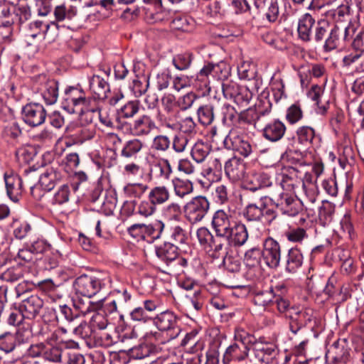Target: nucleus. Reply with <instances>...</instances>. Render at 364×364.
I'll return each mask as SVG.
<instances>
[{
	"instance_id": "nucleus-1",
	"label": "nucleus",
	"mask_w": 364,
	"mask_h": 364,
	"mask_svg": "<svg viewBox=\"0 0 364 364\" xmlns=\"http://www.w3.org/2000/svg\"><path fill=\"white\" fill-rule=\"evenodd\" d=\"M31 16V12L28 6H16L6 0H0V33L5 28L6 33L3 38L10 37L13 32V26L22 24Z\"/></svg>"
},
{
	"instance_id": "nucleus-2",
	"label": "nucleus",
	"mask_w": 364,
	"mask_h": 364,
	"mask_svg": "<svg viewBox=\"0 0 364 364\" xmlns=\"http://www.w3.org/2000/svg\"><path fill=\"white\" fill-rule=\"evenodd\" d=\"M154 326L161 332L166 333V338L160 339L161 333L156 332V339L161 343H166L176 338L180 333L181 328L178 325V317L171 311L166 310L161 312L154 318Z\"/></svg>"
},
{
	"instance_id": "nucleus-3",
	"label": "nucleus",
	"mask_w": 364,
	"mask_h": 364,
	"mask_svg": "<svg viewBox=\"0 0 364 364\" xmlns=\"http://www.w3.org/2000/svg\"><path fill=\"white\" fill-rule=\"evenodd\" d=\"M267 196H262L259 198L250 201L244 207L242 215L248 222H262L266 218L270 223L277 218L274 210L268 207Z\"/></svg>"
},
{
	"instance_id": "nucleus-4",
	"label": "nucleus",
	"mask_w": 364,
	"mask_h": 364,
	"mask_svg": "<svg viewBox=\"0 0 364 364\" xmlns=\"http://www.w3.org/2000/svg\"><path fill=\"white\" fill-rule=\"evenodd\" d=\"M105 286L103 279L95 274H83L73 282L75 294L87 299L96 295Z\"/></svg>"
},
{
	"instance_id": "nucleus-5",
	"label": "nucleus",
	"mask_w": 364,
	"mask_h": 364,
	"mask_svg": "<svg viewBox=\"0 0 364 364\" xmlns=\"http://www.w3.org/2000/svg\"><path fill=\"white\" fill-rule=\"evenodd\" d=\"M355 26L351 23L343 26L338 24L334 25L325 40L324 51L330 52L343 46L345 43L349 41L355 35Z\"/></svg>"
},
{
	"instance_id": "nucleus-6",
	"label": "nucleus",
	"mask_w": 364,
	"mask_h": 364,
	"mask_svg": "<svg viewBox=\"0 0 364 364\" xmlns=\"http://www.w3.org/2000/svg\"><path fill=\"white\" fill-rule=\"evenodd\" d=\"M58 25L55 22L45 23L41 21H35L28 24L26 32L28 44L31 45L33 41H41L46 38L54 40L58 36Z\"/></svg>"
},
{
	"instance_id": "nucleus-7",
	"label": "nucleus",
	"mask_w": 364,
	"mask_h": 364,
	"mask_svg": "<svg viewBox=\"0 0 364 364\" xmlns=\"http://www.w3.org/2000/svg\"><path fill=\"white\" fill-rule=\"evenodd\" d=\"M89 100L82 89L77 87H68L62 97V107L70 114L82 112L83 107L87 105Z\"/></svg>"
},
{
	"instance_id": "nucleus-8",
	"label": "nucleus",
	"mask_w": 364,
	"mask_h": 364,
	"mask_svg": "<svg viewBox=\"0 0 364 364\" xmlns=\"http://www.w3.org/2000/svg\"><path fill=\"white\" fill-rule=\"evenodd\" d=\"M224 146L228 149L237 152L244 157L249 156L253 151L248 136L236 129H232L223 140Z\"/></svg>"
},
{
	"instance_id": "nucleus-9",
	"label": "nucleus",
	"mask_w": 364,
	"mask_h": 364,
	"mask_svg": "<svg viewBox=\"0 0 364 364\" xmlns=\"http://www.w3.org/2000/svg\"><path fill=\"white\" fill-rule=\"evenodd\" d=\"M209 209L210 203L206 197L196 196L185 205V217L190 223L195 224L204 218Z\"/></svg>"
},
{
	"instance_id": "nucleus-10",
	"label": "nucleus",
	"mask_w": 364,
	"mask_h": 364,
	"mask_svg": "<svg viewBox=\"0 0 364 364\" xmlns=\"http://www.w3.org/2000/svg\"><path fill=\"white\" fill-rule=\"evenodd\" d=\"M299 169L303 170L300 172L301 185L306 196V199L311 203H314L317 199V178L309 171L310 164L301 160H297Z\"/></svg>"
},
{
	"instance_id": "nucleus-11",
	"label": "nucleus",
	"mask_w": 364,
	"mask_h": 364,
	"mask_svg": "<svg viewBox=\"0 0 364 364\" xmlns=\"http://www.w3.org/2000/svg\"><path fill=\"white\" fill-rule=\"evenodd\" d=\"M62 173L57 168L49 167L46 168L39 176L38 185H30L31 193L36 199L42 197L43 194L37 193L38 186L46 191H50L62 179Z\"/></svg>"
},
{
	"instance_id": "nucleus-12",
	"label": "nucleus",
	"mask_w": 364,
	"mask_h": 364,
	"mask_svg": "<svg viewBox=\"0 0 364 364\" xmlns=\"http://www.w3.org/2000/svg\"><path fill=\"white\" fill-rule=\"evenodd\" d=\"M291 193L284 191L279 194H273L269 199L283 214L295 216L300 210V204Z\"/></svg>"
},
{
	"instance_id": "nucleus-13",
	"label": "nucleus",
	"mask_w": 364,
	"mask_h": 364,
	"mask_svg": "<svg viewBox=\"0 0 364 364\" xmlns=\"http://www.w3.org/2000/svg\"><path fill=\"white\" fill-rule=\"evenodd\" d=\"M56 319L58 322L66 321L70 328H73L75 335L83 337V329L86 326V322L80 321L79 314L74 312L67 305L59 306L56 311Z\"/></svg>"
},
{
	"instance_id": "nucleus-14",
	"label": "nucleus",
	"mask_w": 364,
	"mask_h": 364,
	"mask_svg": "<svg viewBox=\"0 0 364 364\" xmlns=\"http://www.w3.org/2000/svg\"><path fill=\"white\" fill-rule=\"evenodd\" d=\"M287 318L289 321V330L294 334H296L301 328L311 321L313 311L311 309L293 306L287 311Z\"/></svg>"
},
{
	"instance_id": "nucleus-15",
	"label": "nucleus",
	"mask_w": 364,
	"mask_h": 364,
	"mask_svg": "<svg viewBox=\"0 0 364 364\" xmlns=\"http://www.w3.org/2000/svg\"><path fill=\"white\" fill-rule=\"evenodd\" d=\"M302 171L299 169L297 160L294 163V166H287L282 169L279 175L278 181L283 191H295V189L301 185L299 173Z\"/></svg>"
},
{
	"instance_id": "nucleus-16",
	"label": "nucleus",
	"mask_w": 364,
	"mask_h": 364,
	"mask_svg": "<svg viewBox=\"0 0 364 364\" xmlns=\"http://www.w3.org/2000/svg\"><path fill=\"white\" fill-rule=\"evenodd\" d=\"M262 258L267 267L277 269L280 264L282 250L279 243L272 237L266 238L262 244Z\"/></svg>"
},
{
	"instance_id": "nucleus-17",
	"label": "nucleus",
	"mask_w": 364,
	"mask_h": 364,
	"mask_svg": "<svg viewBox=\"0 0 364 364\" xmlns=\"http://www.w3.org/2000/svg\"><path fill=\"white\" fill-rule=\"evenodd\" d=\"M235 221L230 210H218L213 215L211 226L217 237H225Z\"/></svg>"
},
{
	"instance_id": "nucleus-18",
	"label": "nucleus",
	"mask_w": 364,
	"mask_h": 364,
	"mask_svg": "<svg viewBox=\"0 0 364 364\" xmlns=\"http://www.w3.org/2000/svg\"><path fill=\"white\" fill-rule=\"evenodd\" d=\"M22 118L28 125L37 127L45 122L46 112L43 105L38 103L27 104L22 109Z\"/></svg>"
},
{
	"instance_id": "nucleus-19",
	"label": "nucleus",
	"mask_w": 364,
	"mask_h": 364,
	"mask_svg": "<svg viewBox=\"0 0 364 364\" xmlns=\"http://www.w3.org/2000/svg\"><path fill=\"white\" fill-rule=\"evenodd\" d=\"M156 128L154 120L147 114L136 118L130 125V131L136 136H148Z\"/></svg>"
},
{
	"instance_id": "nucleus-20",
	"label": "nucleus",
	"mask_w": 364,
	"mask_h": 364,
	"mask_svg": "<svg viewBox=\"0 0 364 364\" xmlns=\"http://www.w3.org/2000/svg\"><path fill=\"white\" fill-rule=\"evenodd\" d=\"M43 306V301L36 294L22 300L19 304V309L26 318L33 319L40 312Z\"/></svg>"
},
{
	"instance_id": "nucleus-21",
	"label": "nucleus",
	"mask_w": 364,
	"mask_h": 364,
	"mask_svg": "<svg viewBox=\"0 0 364 364\" xmlns=\"http://www.w3.org/2000/svg\"><path fill=\"white\" fill-rule=\"evenodd\" d=\"M225 237H226L227 242L235 246H242L249 237L246 225L242 222L236 220Z\"/></svg>"
},
{
	"instance_id": "nucleus-22",
	"label": "nucleus",
	"mask_w": 364,
	"mask_h": 364,
	"mask_svg": "<svg viewBox=\"0 0 364 364\" xmlns=\"http://www.w3.org/2000/svg\"><path fill=\"white\" fill-rule=\"evenodd\" d=\"M224 168L227 176L233 181L242 179L245 174V163L235 156L225 162Z\"/></svg>"
},
{
	"instance_id": "nucleus-23",
	"label": "nucleus",
	"mask_w": 364,
	"mask_h": 364,
	"mask_svg": "<svg viewBox=\"0 0 364 364\" xmlns=\"http://www.w3.org/2000/svg\"><path fill=\"white\" fill-rule=\"evenodd\" d=\"M286 129V125L283 122L274 119L264 127L263 136L269 141L276 142L284 136Z\"/></svg>"
},
{
	"instance_id": "nucleus-24",
	"label": "nucleus",
	"mask_w": 364,
	"mask_h": 364,
	"mask_svg": "<svg viewBox=\"0 0 364 364\" xmlns=\"http://www.w3.org/2000/svg\"><path fill=\"white\" fill-rule=\"evenodd\" d=\"M6 191L9 197L14 202H17L23 193V180L16 174L5 175Z\"/></svg>"
},
{
	"instance_id": "nucleus-25",
	"label": "nucleus",
	"mask_w": 364,
	"mask_h": 364,
	"mask_svg": "<svg viewBox=\"0 0 364 364\" xmlns=\"http://www.w3.org/2000/svg\"><path fill=\"white\" fill-rule=\"evenodd\" d=\"M151 172L156 178L161 181H168L173 170L168 159L160 158L151 163Z\"/></svg>"
},
{
	"instance_id": "nucleus-26",
	"label": "nucleus",
	"mask_w": 364,
	"mask_h": 364,
	"mask_svg": "<svg viewBox=\"0 0 364 364\" xmlns=\"http://www.w3.org/2000/svg\"><path fill=\"white\" fill-rule=\"evenodd\" d=\"M223 93L226 99L232 100L237 105H247L249 102L248 97L245 95L239 86L235 83L223 85Z\"/></svg>"
},
{
	"instance_id": "nucleus-27",
	"label": "nucleus",
	"mask_w": 364,
	"mask_h": 364,
	"mask_svg": "<svg viewBox=\"0 0 364 364\" xmlns=\"http://www.w3.org/2000/svg\"><path fill=\"white\" fill-rule=\"evenodd\" d=\"M41 94L46 104L50 105L57 102L58 97V83L54 80H47L40 88Z\"/></svg>"
},
{
	"instance_id": "nucleus-28",
	"label": "nucleus",
	"mask_w": 364,
	"mask_h": 364,
	"mask_svg": "<svg viewBox=\"0 0 364 364\" xmlns=\"http://www.w3.org/2000/svg\"><path fill=\"white\" fill-rule=\"evenodd\" d=\"M156 255L166 265H169L177 259L178 247L172 243L165 242L156 248Z\"/></svg>"
},
{
	"instance_id": "nucleus-29",
	"label": "nucleus",
	"mask_w": 364,
	"mask_h": 364,
	"mask_svg": "<svg viewBox=\"0 0 364 364\" xmlns=\"http://www.w3.org/2000/svg\"><path fill=\"white\" fill-rule=\"evenodd\" d=\"M171 183L175 196L181 199H183L193 191V184L188 179L175 177L172 179Z\"/></svg>"
},
{
	"instance_id": "nucleus-30",
	"label": "nucleus",
	"mask_w": 364,
	"mask_h": 364,
	"mask_svg": "<svg viewBox=\"0 0 364 364\" xmlns=\"http://www.w3.org/2000/svg\"><path fill=\"white\" fill-rule=\"evenodd\" d=\"M315 24L314 18L309 14H306L299 19L298 23V34L304 41H309L311 36L312 28Z\"/></svg>"
},
{
	"instance_id": "nucleus-31",
	"label": "nucleus",
	"mask_w": 364,
	"mask_h": 364,
	"mask_svg": "<svg viewBox=\"0 0 364 364\" xmlns=\"http://www.w3.org/2000/svg\"><path fill=\"white\" fill-rule=\"evenodd\" d=\"M222 121L223 124H234L237 119L246 120L247 123H250V120L246 117L249 115V113H244L238 116V113L232 105L224 103L221 107Z\"/></svg>"
},
{
	"instance_id": "nucleus-32",
	"label": "nucleus",
	"mask_w": 364,
	"mask_h": 364,
	"mask_svg": "<svg viewBox=\"0 0 364 364\" xmlns=\"http://www.w3.org/2000/svg\"><path fill=\"white\" fill-rule=\"evenodd\" d=\"M169 189L165 186H158L152 188L148 194V199L156 206L166 203L170 198Z\"/></svg>"
},
{
	"instance_id": "nucleus-33",
	"label": "nucleus",
	"mask_w": 364,
	"mask_h": 364,
	"mask_svg": "<svg viewBox=\"0 0 364 364\" xmlns=\"http://www.w3.org/2000/svg\"><path fill=\"white\" fill-rule=\"evenodd\" d=\"M303 263V255L300 250L291 248L287 254L285 269L289 273H294L301 267Z\"/></svg>"
},
{
	"instance_id": "nucleus-34",
	"label": "nucleus",
	"mask_w": 364,
	"mask_h": 364,
	"mask_svg": "<svg viewBox=\"0 0 364 364\" xmlns=\"http://www.w3.org/2000/svg\"><path fill=\"white\" fill-rule=\"evenodd\" d=\"M223 164L220 159L215 158L209 161L207 167L203 169V174L209 180H218L220 178Z\"/></svg>"
},
{
	"instance_id": "nucleus-35",
	"label": "nucleus",
	"mask_w": 364,
	"mask_h": 364,
	"mask_svg": "<svg viewBox=\"0 0 364 364\" xmlns=\"http://www.w3.org/2000/svg\"><path fill=\"white\" fill-rule=\"evenodd\" d=\"M225 242H227L226 237H217L215 235V239L207 249L209 255L213 258L222 257L223 259L225 255H228Z\"/></svg>"
},
{
	"instance_id": "nucleus-36",
	"label": "nucleus",
	"mask_w": 364,
	"mask_h": 364,
	"mask_svg": "<svg viewBox=\"0 0 364 364\" xmlns=\"http://www.w3.org/2000/svg\"><path fill=\"white\" fill-rule=\"evenodd\" d=\"M210 151V147L208 144L203 141H197L191 149V156L197 163H202L205 161Z\"/></svg>"
},
{
	"instance_id": "nucleus-37",
	"label": "nucleus",
	"mask_w": 364,
	"mask_h": 364,
	"mask_svg": "<svg viewBox=\"0 0 364 364\" xmlns=\"http://www.w3.org/2000/svg\"><path fill=\"white\" fill-rule=\"evenodd\" d=\"M90 88L99 97H105L109 90L108 83L99 75H93L90 79Z\"/></svg>"
},
{
	"instance_id": "nucleus-38",
	"label": "nucleus",
	"mask_w": 364,
	"mask_h": 364,
	"mask_svg": "<svg viewBox=\"0 0 364 364\" xmlns=\"http://www.w3.org/2000/svg\"><path fill=\"white\" fill-rule=\"evenodd\" d=\"M161 105L164 110L169 115H176L179 113L178 100L172 94H164L161 97Z\"/></svg>"
},
{
	"instance_id": "nucleus-39",
	"label": "nucleus",
	"mask_w": 364,
	"mask_h": 364,
	"mask_svg": "<svg viewBox=\"0 0 364 364\" xmlns=\"http://www.w3.org/2000/svg\"><path fill=\"white\" fill-rule=\"evenodd\" d=\"M143 143L138 139L129 140L124 144L121 155L125 158L135 156L142 149Z\"/></svg>"
},
{
	"instance_id": "nucleus-40",
	"label": "nucleus",
	"mask_w": 364,
	"mask_h": 364,
	"mask_svg": "<svg viewBox=\"0 0 364 364\" xmlns=\"http://www.w3.org/2000/svg\"><path fill=\"white\" fill-rule=\"evenodd\" d=\"M197 113L200 123L203 125H210L214 120V107L211 104L201 106Z\"/></svg>"
},
{
	"instance_id": "nucleus-41",
	"label": "nucleus",
	"mask_w": 364,
	"mask_h": 364,
	"mask_svg": "<svg viewBox=\"0 0 364 364\" xmlns=\"http://www.w3.org/2000/svg\"><path fill=\"white\" fill-rule=\"evenodd\" d=\"M215 66L212 64H208L205 66H204L200 72L198 73L196 77V80L198 82H200L201 85H200V87H204L205 92L209 93L210 91V87L209 86L210 81L208 80L209 75L213 72L214 70Z\"/></svg>"
},
{
	"instance_id": "nucleus-42",
	"label": "nucleus",
	"mask_w": 364,
	"mask_h": 364,
	"mask_svg": "<svg viewBox=\"0 0 364 364\" xmlns=\"http://www.w3.org/2000/svg\"><path fill=\"white\" fill-rule=\"evenodd\" d=\"M296 135L299 142L307 146L312 142L315 136V131L311 127L303 126L298 128Z\"/></svg>"
},
{
	"instance_id": "nucleus-43",
	"label": "nucleus",
	"mask_w": 364,
	"mask_h": 364,
	"mask_svg": "<svg viewBox=\"0 0 364 364\" xmlns=\"http://www.w3.org/2000/svg\"><path fill=\"white\" fill-rule=\"evenodd\" d=\"M255 349L263 353L261 360L263 362H269V358H274L277 354V347L273 343H257L255 346Z\"/></svg>"
},
{
	"instance_id": "nucleus-44",
	"label": "nucleus",
	"mask_w": 364,
	"mask_h": 364,
	"mask_svg": "<svg viewBox=\"0 0 364 364\" xmlns=\"http://www.w3.org/2000/svg\"><path fill=\"white\" fill-rule=\"evenodd\" d=\"M237 73L240 79L250 80L256 76V68L253 64L243 62L237 67Z\"/></svg>"
},
{
	"instance_id": "nucleus-45",
	"label": "nucleus",
	"mask_w": 364,
	"mask_h": 364,
	"mask_svg": "<svg viewBox=\"0 0 364 364\" xmlns=\"http://www.w3.org/2000/svg\"><path fill=\"white\" fill-rule=\"evenodd\" d=\"M148 189V186L144 183H129L124 188L125 194L130 198H141Z\"/></svg>"
},
{
	"instance_id": "nucleus-46",
	"label": "nucleus",
	"mask_w": 364,
	"mask_h": 364,
	"mask_svg": "<svg viewBox=\"0 0 364 364\" xmlns=\"http://www.w3.org/2000/svg\"><path fill=\"white\" fill-rule=\"evenodd\" d=\"M63 350L58 347H46L44 348L43 358L44 360L55 363H60L62 362Z\"/></svg>"
},
{
	"instance_id": "nucleus-47",
	"label": "nucleus",
	"mask_w": 364,
	"mask_h": 364,
	"mask_svg": "<svg viewBox=\"0 0 364 364\" xmlns=\"http://www.w3.org/2000/svg\"><path fill=\"white\" fill-rule=\"evenodd\" d=\"M16 347V337L9 332L0 335V350L8 353L14 350Z\"/></svg>"
},
{
	"instance_id": "nucleus-48",
	"label": "nucleus",
	"mask_w": 364,
	"mask_h": 364,
	"mask_svg": "<svg viewBox=\"0 0 364 364\" xmlns=\"http://www.w3.org/2000/svg\"><path fill=\"white\" fill-rule=\"evenodd\" d=\"M196 237L200 245L205 250L210 247L215 237L205 227L200 228L196 231Z\"/></svg>"
},
{
	"instance_id": "nucleus-49",
	"label": "nucleus",
	"mask_w": 364,
	"mask_h": 364,
	"mask_svg": "<svg viewBox=\"0 0 364 364\" xmlns=\"http://www.w3.org/2000/svg\"><path fill=\"white\" fill-rule=\"evenodd\" d=\"M139 110V102L132 100L127 102L119 110V114L124 118L133 117Z\"/></svg>"
},
{
	"instance_id": "nucleus-50",
	"label": "nucleus",
	"mask_w": 364,
	"mask_h": 364,
	"mask_svg": "<svg viewBox=\"0 0 364 364\" xmlns=\"http://www.w3.org/2000/svg\"><path fill=\"white\" fill-rule=\"evenodd\" d=\"M155 347L148 344H141L131 349L132 355L136 359H143L150 356L155 351Z\"/></svg>"
},
{
	"instance_id": "nucleus-51",
	"label": "nucleus",
	"mask_w": 364,
	"mask_h": 364,
	"mask_svg": "<svg viewBox=\"0 0 364 364\" xmlns=\"http://www.w3.org/2000/svg\"><path fill=\"white\" fill-rule=\"evenodd\" d=\"M75 15L76 11L75 9L71 7L67 9L64 5L57 6L54 9V16L57 21L71 19Z\"/></svg>"
},
{
	"instance_id": "nucleus-52",
	"label": "nucleus",
	"mask_w": 364,
	"mask_h": 364,
	"mask_svg": "<svg viewBox=\"0 0 364 364\" xmlns=\"http://www.w3.org/2000/svg\"><path fill=\"white\" fill-rule=\"evenodd\" d=\"M284 235L288 241L291 242H301L307 238L308 235L306 230L302 228H296L285 232Z\"/></svg>"
},
{
	"instance_id": "nucleus-53",
	"label": "nucleus",
	"mask_w": 364,
	"mask_h": 364,
	"mask_svg": "<svg viewBox=\"0 0 364 364\" xmlns=\"http://www.w3.org/2000/svg\"><path fill=\"white\" fill-rule=\"evenodd\" d=\"M14 235L17 239L23 240L28 238V240L33 237L34 232L28 223H23L14 229Z\"/></svg>"
},
{
	"instance_id": "nucleus-54",
	"label": "nucleus",
	"mask_w": 364,
	"mask_h": 364,
	"mask_svg": "<svg viewBox=\"0 0 364 364\" xmlns=\"http://www.w3.org/2000/svg\"><path fill=\"white\" fill-rule=\"evenodd\" d=\"M156 211V206L150 200H141L138 207L136 213L142 217L148 218L151 216Z\"/></svg>"
},
{
	"instance_id": "nucleus-55",
	"label": "nucleus",
	"mask_w": 364,
	"mask_h": 364,
	"mask_svg": "<svg viewBox=\"0 0 364 364\" xmlns=\"http://www.w3.org/2000/svg\"><path fill=\"white\" fill-rule=\"evenodd\" d=\"M171 144L170 139L166 135L156 136L151 144V149L158 151H166Z\"/></svg>"
},
{
	"instance_id": "nucleus-56",
	"label": "nucleus",
	"mask_w": 364,
	"mask_h": 364,
	"mask_svg": "<svg viewBox=\"0 0 364 364\" xmlns=\"http://www.w3.org/2000/svg\"><path fill=\"white\" fill-rule=\"evenodd\" d=\"M303 117V112L299 105L294 104L287 110L286 119L289 124H294Z\"/></svg>"
},
{
	"instance_id": "nucleus-57",
	"label": "nucleus",
	"mask_w": 364,
	"mask_h": 364,
	"mask_svg": "<svg viewBox=\"0 0 364 364\" xmlns=\"http://www.w3.org/2000/svg\"><path fill=\"white\" fill-rule=\"evenodd\" d=\"M164 227V223L161 220H156L149 225L144 224V234H147L154 238H158L160 237Z\"/></svg>"
},
{
	"instance_id": "nucleus-58",
	"label": "nucleus",
	"mask_w": 364,
	"mask_h": 364,
	"mask_svg": "<svg viewBox=\"0 0 364 364\" xmlns=\"http://www.w3.org/2000/svg\"><path fill=\"white\" fill-rule=\"evenodd\" d=\"M70 195V190L67 184L62 185L57 192L55 193L53 199V203L55 204L61 205L67 203L69 200Z\"/></svg>"
},
{
	"instance_id": "nucleus-59",
	"label": "nucleus",
	"mask_w": 364,
	"mask_h": 364,
	"mask_svg": "<svg viewBox=\"0 0 364 364\" xmlns=\"http://www.w3.org/2000/svg\"><path fill=\"white\" fill-rule=\"evenodd\" d=\"M334 213V206L328 202L323 203L318 210V217L324 223H328L332 220Z\"/></svg>"
},
{
	"instance_id": "nucleus-60",
	"label": "nucleus",
	"mask_w": 364,
	"mask_h": 364,
	"mask_svg": "<svg viewBox=\"0 0 364 364\" xmlns=\"http://www.w3.org/2000/svg\"><path fill=\"white\" fill-rule=\"evenodd\" d=\"M262 252L259 248H251L245 254V261L248 266L255 267L259 262Z\"/></svg>"
},
{
	"instance_id": "nucleus-61",
	"label": "nucleus",
	"mask_w": 364,
	"mask_h": 364,
	"mask_svg": "<svg viewBox=\"0 0 364 364\" xmlns=\"http://www.w3.org/2000/svg\"><path fill=\"white\" fill-rule=\"evenodd\" d=\"M171 238L176 245L184 244L188 240L186 230L179 225L172 227Z\"/></svg>"
},
{
	"instance_id": "nucleus-62",
	"label": "nucleus",
	"mask_w": 364,
	"mask_h": 364,
	"mask_svg": "<svg viewBox=\"0 0 364 364\" xmlns=\"http://www.w3.org/2000/svg\"><path fill=\"white\" fill-rule=\"evenodd\" d=\"M191 61V55L189 53L178 55L173 59V63L176 68L180 70L188 68Z\"/></svg>"
},
{
	"instance_id": "nucleus-63",
	"label": "nucleus",
	"mask_w": 364,
	"mask_h": 364,
	"mask_svg": "<svg viewBox=\"0 0 364 364\" xmlns=\"http://www.w3.org/2000/svg\"><path fill=\"white\" fill-rule=\"evenodd\" d=\"M22 276V270L19 267L9 268L1 274L2 279L9 282H16L21 279Z\"/></svg>"
},
{
	"instance_id": "nucleus-64",
	"label": "nucleus",
	"mask_w": 364,
	"mask_h": 364,
	"mask_svg": "<svg viewBox=\"0 0 364 364\" xmlns=\"http://www.w3.org/2000/svg\"><path fill=\"white\" fill-rule=\"evenodd\" d=\"M179 129L186 134L192 135L196 133V124L191 117H187L179 123Z\"/></svg>"
}]
</instances>
